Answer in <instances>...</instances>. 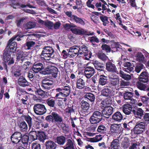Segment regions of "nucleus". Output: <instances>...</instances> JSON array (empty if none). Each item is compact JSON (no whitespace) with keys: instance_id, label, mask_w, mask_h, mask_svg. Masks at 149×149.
I'll return each instance as SVG.
<instances>
[{"instance_id":"41","label":"nucleus","mask_w":149,"mask_h":149,"mask_svg":"<svg viewBox=\"0 0 149 149\" xmlns=\"http://www.w3.org/2000/svg\"><path fill=\"white\" fill-rule=\"evenodd\" d=\"M111 91L108 87H106L102 91V95L105 96H109L111 94Z\"/></svg>"},{"instance_id":"15","label":"nucleus","mask_w":149,"mask_h":149,"mask_svg":"<svg viewBox=\"0 0 149 149\" xmlns=\"http://www.w3.org/2000/svg\"><path fill=\"white\" fill-rule=\"evenodd\" d=\"M43 62L35 63L32 68V70L34 72L36 73L44 69Z\"/></svg>"},{"instance_id":"59","label":"nucleus","mask_w":149,"mask_h":149,"mask_svg":"<svg viewBox=\"0 0 149 149\" xmlns=\"http://www.w3.org/2000/svg\"><path fill=\"white\" fill-rule=\"evenodd\" d=\"M31 145V149H41L40 144L38 143L33 142Z\"/></svg>"},{"instance_id":"19","label":"nucleus","mask_w":149,"mask_h":149,"mask_svg":"<svg viewBox=\"0 0 149 149\" xmlns=\"http://www.w3.org/2000/svg\"><path fill=\"white\" fill-rule=\"evenodd\" d=\"M113 111V108L110 106L104 109L102 111V113L104 117L107 118L112 114Z\"/></svg>"},{"instance_id":"49","label":"nucleus","mask_w":149,"mask_h":149,"mask_svg":"<svg viewBox=\"0 0 149 149\" xmlns=\"http://www.w3.org/2000/svg\"><path fill=\"white\" fill-rule=\"evenodd\" d=\"M97 56L99 58L103 61H105L108 58L103 53H99Z\"/></svg>"},{"instance_id":"32","label":"nucleus","mask_w":149,"mask_h":149,"mask_svg":"<svg viewBox=\"0 0 149 149\" xmlns=\"http://www.w3.org/2000/svg\"><path fill=\"white\" fill-rule=\"evenodd\" d=\"M136 59L137 61L144 63L145 61V59L143 55L141 52H138L135 55Z\"/></svg>"},{"instance_id":"58","label":"nucleus","mask_w":149,"mask_h":149,"mask_svg":"<svg viewBox=\"0 0 149 149\" xmlns=\"http://www.w3.org/2000/svg\"><path fill=\"white\" fill-rule=\"evenodd\" d=\"M101 48L103 50L107 52H110L111 51L110 47L106 44L102 45Z\"/></svg>"},{"instance_id":"16","label":"nucleus","mask_w":149,"mask_h":149,"mask_svg":"<svg viewBox=\"0 0 149 149\" xmlns=\"http://www.w3.org/2000/svg\"><path fill=\"white\" fill-rule=\"evenodd\" d=\"M109 80L110 84L113 86H116L119 82V78L116 77V75L113 74H110L109 76Z\"/></svg>"},{"instance_id":"17","label":"nucleus","mask_w":149,"mask_h":149,"mask_svg":"<svg viewBox=\"0 0 149 149\" xmlns=\"http://www.w3.org/2000/svg\"><path fill=\"white\" fill-rule=\"evenodd\" d=\"M79 53L78 46H74L70 48L68 54L72 57H73L77 55L78 56Z\"/></svg>"},{"instance_id":"3","label":"nucleus","mask_w":149,"mask_h":149,"mask_svg":"<svg viewBox=\"0 0 149 149\" xmlns=\"http://www.w3.org/2000/svg\"><path fill=\"white\" fill-rule=\"evenodd\" d=\"M26 53V52H20L16 55L17 61L21 60L22 62L25 61V63L20 67L22 70H24L26 72L28 70L27 65H29L30 63L29 62L27 61L29 57Z\"/></svg>"},{"instance_id":"37","label":"nucleus","mask_w":149,"mask_h":149,"mask_svg":"<svg viewBox=\"0 0 149 149\" xmlns=\"http://www.w3.org/2000/svg\"><path fill=\"white\" fill-rule=\"evenodd\" d=\"M107 77L103 75H100V76L99 84L100 85L104 86L107 82Z\"/></svg>"},{"instance_id":"13","label":"nucleus","mask_w":149,"mask_h":149,"mask_svg":"<svg viewBox=\"0 0 149 149\" xmlns=\"http://www.w3.org/2000/svg\"><path fill=\"white\" fill-rule=\"evenodd\" d=\"M110 130L112 132L119 133L122 130V128L120 124L113 123L111 125Z\"/></svg>"},{"instance_id":"20","label":"nucleus","mask_w":149,"mask_h":149,"mask_svg":"<svg viewBox=\"0 0 149 149\" xmlns=\"http://www.w3.org/2000/svg\"><path fill=\"white\" fill-rule=\"evenodd\" d=\"M124 68L123 70L124 71L128 73H130L133 72L134 68L133 66L129 62L125 63L124 64Z\"/></svg>"},{"instance_id":"26","label":"nucleus","mask_w":149,"mask_h":149,"mask_svg":"<svg viewBox=\"0 0 149 149\" xmlns=\"http://www.w3.org/2000/svg\"><path fill=\"white\" fill-rule=\"evenodd\" d=\"M45 146L46 149H56V145L54 141L48 140L45 143Z\"/></svg>"},{"instance_id":"46","label":"nucleus","mask_w":149,"mask_h":149,"mask_svg":"<svg viewBox=\"0 0 149 149\" xmlns=\"http://www.w3.org/2000/svg\"><path fill=\"white\" fill-rule=\"evenodd\" d=\"M81 108L84 110H87L88 109L89 105L87 102L82 100L81 102Z\"/></svg>"},{"instance_id":"63","label":"nucleus","mask_w":149,"mask_h":149,"mask_svg":"<svg viewBox=\"0 0 149 149\" xmlns=\"http://www.w3.org/2000/svg\"><path fill=\"white\" fill-rule=\"evenodd\" d=\"M130 83L129 81H125L122 80L120 82V85L121 87L123 88L125 86H127L130 85Z\"/></svg>"},{"instance_id":"12","label":"nucleus","mask_w":149,"mask_h":149,"mask_svg":"<svg viewBox=\"0 0 149 149\" xmlns=\"http://www.w3.org/2000/svg\"><path fill=\"white\" fill-rule=\"evenodd\" d=\"M10 5L11 7H12L14 8H24L28 7L31 8H35V7H34L30 4L27 5L21 4L20 5L19 3H16L15 2V0H10Z\"/></svg>"},{"instance_id":"29","label":"nucleus","mask_w":149,"mask_h":149,"mask_svg":"<svg viewBox=\"0 0 149 149\" xmlns=\"http://www.w3.org/2000/svg\"><path fill=\"white\" fill-rule=\"evenodd\" d=\"M110 147L111 149H119L120 147L118 139H113L111 143Z\"/></svg>"},{"instance_id":"57","label":"nucleus","mask_w":149,"mask_h":149,"mask_svg":"<svg viewBox=\"0 0 149 149\" xmlns=\"http://www.w3.org/2000/svg\"><path fill=\"white\" fill-rule=\"evenodd\" d=\"M97 130L98 132L103 133L106 132V128L104 125H101L98 127Z\"/></svg>"},{"instance_id":"2","label":"nucleus","mask_w":149,"mask_h":149,"mask_svg":"<svg viewBox=\"0 0 149 149\" xmlns=\"http://www.w3.org/2000/svg\"><path fill=\"white\" fill-rule=\"evenodd\" d=\"M148 74L146 72H142L139 76V80L136 83L137 87L139 90L146 91L147 86L143 83H147L149 80Z\"/></svg>"},{"instance_id":"28","label":"nucleus","mask_w":149,"mask_h":149,"mask_svg":"<svg viewBox=\"0 0 149 149\" xmlns=\"http://www.w3.org/2000/svg\"><path fill=\"white\" fill-rule=\"evenodd\" d=\"M93 64L95 68L97 70L102 71L104 69V67L103 63L97 60L93 62Z\"/></svg>"},{"instance_id":"38","label":"nucleus","mask_w":149,"mask_h":149,"mask_svg":"<svg viewBox=\"0 0 149 149\" xmlns=\"http://www.w3.org/2000/svg\"><path fill=\"white\" fill-rule=\"evenodd\" d=\"M56 142L60 145H63L65 142V138L63 136H57L56 138Z\"/></svg>"},{"instance_id":"53","label":"nucleus","mask_w":149,"mask_h":149,"mask_svg":"<svg viewBox=\"0 0 149 149\" xmlns=\"http://www.w3.org/2000/svg\"><path fill=\"white\" fill-rule=\"evenodd\" d=\"M46 138V136L45 133L42 132L39 134L38 139L40 141H43Z\"/></svg>"},{"instance_id":"39","label":"nucleus","mask_w":149,"mask_h":149,"mask_svg":"<svg viewBox=\"0 0 149 149\" xmlns=\"http://www.w3.org/2000/svg\"><path fill=\"white\" fill-rule=\"evenodd\" d=\"M120 76L123 79L126 81L130 80L131 78L130 75L125 74L122 71L120 70L119 72Z\"/></svg>"},{"instance_id":"51","label":"nucleus","mask_w":149,"mask_h":149,"mask_svg":"<svg viewBox=\"0 0 149 149\" xmlns=\"http://www.w3.org/2000/svg\"><path fill=\"white\" fill-rule=\"evenodd\" d=\"M35 91L38 95L43 96H45L47 93V92L44 91L40 88L37 89Z\"/></svg>"},{"instance_id":"8","label":"nucleus","mask_w":149,"mask_h":149,"mask_svg":"<svg viewBox=\"0 0 149 149\" xmlns=\"http://www.w3.org/2000/svg\"><path fill=\"white\" fill-rule=\"evenodd\" d=\"M35 113L37 115H42L46 112V109L45 106L42 104H37L33 107Z\"/></svg>"},{"instance_id":"11","label":"nucleus","mask_w":149,"mask_h":149,"mask_svg":"<svg viewBox=\"0 0 149 149\" xmlns=\"http://www.w3.org/2000/svg\"><path fill=\"white\" fill-rule=\"evenodd\" d=\"M22 134L19 132L14 133L11 137V140L12 142L15 143L22 145L21 143V140L22 139Z\"/></svg>"},{"instance_id":"9","label":"nucleus","mask_w":149,"mask_h":149,"mask_svg":"<svg viewBox=\"0 0 149 149\" xmlns=\"http://www.w3.org/2000/svg\"><path fill=\"white\" fill-rule=\"evenodd\" d=\"M15 54H11L10 52L7 51L4 52L3 54V61L5 62H8V65H11L14 63L13 57Z\"/></svg>"},{"instance_id":"42","label":"nucleus","mask_w":149,"mask_h":149,"mask_svg":"<svg viewBox=\"0 0 149 149\" xmlns=\"http://www.w3.org/2000/svg\"><path fill=\"white\" fill-rule=\"evenodd\" d=\"M84 97L86 99H88L91 102L94 101L95 99L94 95L90 93H86L84 95Z\"/></svg>"},{"instance_id":"1","label":"nucleus","mask_w":149,"mask_h":149,"mask_svg":"<svg viewBox=\"0 0 149 149\" xmlns=\"http://www.w3.org/2000/svg\"><path fill=\"white\" fill-rule=\"evenodd\" d=\"M71 90V88L65 83H61L59 85V87L56 88L55 90L57 93L55 97L59 98L61 97H68L70 94Z\"/></svg>"},{"instance_id":"33","label":"nucleus","mask_w":149,"mask_h":149,"mask_svg":"<svg viewBox=\"0 0 149 149\" xmlns=\"http://www.w3.org/2000/svg\"><path fill=\"white\" fill-rule=\"evenodd\" d=\"M133 114L138 117H142L144 115V111L140 108H138L136 110L133 109L132 110Z\"/></svg>"},{"instance_id":"52","label":"nucleus","mask_w":149,"mask_h":149,"mask_svg":"<svg viewBox=\"0 0 149 149\" xmlns=\"http://www.w3.org/2000/svg\"><path fill=\"white\" fill-rule=\"evenodd\" d=\"M41 83H42L43 84H47L49 85H52L53 82L52 80L47 79H45L42 80Z\"/></svg>"},{"instance_id":"22","label":"nucleus","mask_w":149,"mask_h":149,"mask_svg":"<svg viewBox=\"0 0 149 149\" xmlns=\"http://www.w3.org/2000/svg\"><path fill=\"white\" fill-rule=\"evenodd\" d=\"M106 69L108 71L111 72H116L117 69L115 65L110 62L107 63Z\"/></svg>"},{"instance_id":"10","label":"nucleus","mask_w":149,"mask_h":149,"mask_svg":"<svg viewBox=\"0 0 149 149\" xmlns=\"http://www.w3.org/2000/svg\"><path fill=\"white\" fill-rule=\"evenodd\" d=\"M71 31L73 33L79 35L84 34L89 36L93 35L94 34L93 32H88L83 29H71Z\"/></svg>"},{"instance_id":"62","label":"nucleus","mask_w":149,"mask_h":149,"mask_svg":"<svg viewBox=\"0 0 149 149\" xmlns=\"http://www.w3.org/2000/svg\"><path fill=\"white\" fill-rule=\"evenodd\" d=\"M58 72V69L54 67H52L51 74L53 75L54 77L56 76Z\"/></svg>"},{"instance_id":"55","label":"nucleus","mask_w":149,"mask_h":149,"mask_svg":"<svg viewBox=\"0 0 149 149\" xmlns=\"http://www.w3.org/2000/svg\"><path fill=\"white\" fill-rule=\"evenodd\" d=\"M35 44V42L33 41H27L26 44V46L27 47V49H31Z\"/></svg>"},{"instance_id":"25","label":"nucleus","mask_w":149,"mask_h":149,"mask_svg":"<svg viewBox=\"0 0 149 149\" xmlns=\"http://www.w3.org/2000/svg\"><path fill=\"white\" fill-rule=\"evenodd\" d=\"M71 21L72 22L80 24L81 25L84 26L85 24L84 21L82 19L76 15H74Z\"/></svg>"},{"instance_id":"7","label":"nucleus","mask_w":149,"mask_h":149,"mask_svg":"<svg viewBox=\"0 0 149 149\" xmlns=\"http://www.w3.org/2000/svg\"><path fill=\"white\" fill-rule=\"evenodd\" d=\"M101 113L99 111L94 112L90 118V121L91 124H97L102 120Z\"/></svg>"},{"instance_id":"6","label":"nucleus","mask_w":149,"mask_h":149,"mask_svg":"<svg viewBox=\"0 0 149 149\" xmlns=\"http://www.w3.org/2000/svg\"><path fill=\"white\" fill-rule=\"evenodd\" d=\"M147 125L144 122H137L134 128V132L135 134H139L142 133L145 130Z\"/></svg>"},{"instance_id":"4","label":"nucleus","mask_w":149,"mask_h":149,"mask_svg":"<svg viewBox=\"0 0 149 149\" xmlns=\"http://www.w3.org/2000/svg\"><path fill=\"white\" fill-rule=\"evenodd\" d=\"M54 52V51L52 47L49 46L45 47L42 52L41 58L45 60H49L50 58L53 57Z\"/></svg>"},{"instance_id":"21","label":"nucleus","mask_w":149,"mask_h":149,"mask_svg":"<svg viewBox=\"0 0 149 149\" xmlns=\"http://www.w3.org/2000/svg\"><path fill=\"white\" fill-rule=\"evenodd\" d=\"M123 116L121 113L117 112L112 116V119L115 122H120L123 119Z\"/></svg>"},{"instance_id":"43","label":"nucleus","mask_w":149,"mask_h":149,"mask_svg":"<svg viewBox=\"0 0 149 149\" xmlns=\"http://www.w3.org/2000/svg\"><path fill=\"white\" fill-rule=\"evenodd\" d=\"M133 93L131 92H126L124 94V98L125 100H129L133 97Z\"/></svg>"},{"instance_id":"30","label":"nucleus","mask_w":149,"mask_h":149,"mask_svg":"<svg viewBox=\"0 0 149 149\" xmlns=\"http://www.w3.org/2000/svg\"><path fill=\"white\" fill-rule=\"evenodd\" d=\"M18 83L19 86L22 87H25L29 85L28 82L22 76H20L19 78Z\"/></svg>"},{"instance_id":"35","label":"nucleus","mask_w":149,"mask_h":149,"mask_svg":"<svg viewBox=\"0 0 149 149\" xmlns=\"http://www.w3.org/2000/svg\"><path fill=\"white\" fill-rule=\"evenodd\" d=\"M76 84V86L77 88L81 89L84 88L85 82L82 79L79 78L77 80Z\"/></svg>"},{"instance_id":"18","label":"nucleus","mask_w":149,"mask_h":149,"mask_svg":"<svg viewBox=\"0 0 149 149\" xmlns=\"http://www.w3.org/2000/svg\"><path fill=\"white\" fill-rule=\"evenodd\" d=\"M26 72L24 70H22V68L20 66H19L13 71V74L15 77H18L22 74L24 75Z\"/></svg>"},{"instance_id":"27","label":"nucleus","mask_w":149,"mask_h":149,"mask_svg":"<svg viewBox=\"0 0 149 149\" xmlns=\"http://www.w3.org/2000/svg\"><path fill=\"white\" fill-rule=\"evenodd\" d=\"M53 117L54 120L55 122L58 123H61L63 122V119L62 117L55 112H53L51 114Z\"/></svg>"},{"instance_id":"54","label":"nucleus","mask_w":149,"mask_h":149,"mask_svg":"<svg viewBox=\"0 0 149 149\" xmlns=\"http://www.w3.org/2000/svg\"><path fill=\"white\" fill-rule=\"evenodd\" d=\"M36 26V24L34 22H29L26 24V27L27 29H31L35 27Z\"/></svg>"},{"instance_id":"60","label":"nucleus","mask_w":149,"mask_h":149,"mask_svg":"<svg viewBox=\"0 0 149 149\" xmlns=\"http://www.w3.org/2000/svg\"><path fill=\"white\" fill-rule=\"evenodd\" d=\"M144 67L143 65L142 64H139L137 65L135 68V71L137 73H139Z\"/></svg>"},{"instance_id":"44","label":"nucleus","mask_w":149,"mask_h":149,"mask_svg":"<svg viewBox=\"0 0 149 149\" xmlns=\"http://www.w3.org/2000/svg\"><path fill=\"white\" fill-rule=\"evenodd\" d=\"M30 137L31 140L35 141L37 139V132L36 131H32L30 133Z\"/></svg>"},{"instance_id":"23","label":"nucleus","mask_w":149,"mask_h":149,"mask_svg":"<svg viewBox=\"0 0 149 149\" xmlns=\"http://www.w3.org/2000/svg\"><path fill=\"white\" fill-rule=\"evenodd\" d=\"M132 107L129 104H125L123 107V111L127 115H129L132 111Z\"/></svg>"},{"instance_id":"14","label":"nucleus","mask_w":149,"mask_h":149,"mask_svg":"<svg viewBox=\"0 0 149 149\" xmlns=\"http://www.w3.org/2000/svg\"><path fill=\"white\" fill-rule=\"evenodd\" d=\"M95 73V69L91 66L86 67L84 69V75L87 78H90L94 75Z\"/></svg>"},{"instance_id":"56","label":"nucleus","mask_w":149,"mask_h":149,"mask_svg":"<svg viewBox=\"0 0 149 149\" xmlns=\"http://www.w3.org/2000/svg\"><path fill=\"white\" fill-rule=\"evenodd\" d=\"M22 37L21 35H16L14 36L9 40V43H11L15 39L18 41H19L20 40V38Z\"/></svg>"},{"instance_id":"5","label":"nucleus","mask_w":149,"mask_h":149,"mask_svg":"<svg viewBox=\"0 0 149 149\" xmlns=\"http://www.w3.org/2000/svg\"><path fill=\"white\" fill-rule=\"evenodd\" d=\"M78 47L79 53L78 56L85 57L84 59L87 60H89L91 57V55L90 53H88V47L85 45L79 46Z\"/></svg>"},{"instance_id":"45","label":"nucleus","mask_w":149,"mask_h":149,"mask_svg":"<svg viewBox=\"0 0 149 149\" xmlns=\"http://www.w3.org/2000/svg\"><path fill=\"white\" fill-rule=\"evenodd\" d=\"M29 139V137L27 135H24L22 136V139L21 140V143L24 145H26L28 142V140Z\"/></svg>"},{"instance_id":"34","label":"nucleus","mask_w":149,"mask_h":149,"mask_svg":"<svg viewBox=\"0 0 149 149\" xmlns=\"http://www.w3.org/2000/svg\"><path fill=\"white\" fill-rule=\"evenodd\" d=\"M66 146L64 149H74V145L72 139H68L67 141Z\"/></svg>"},{"instance_id":"50","label":"nucleus","mask_w":149,"mask_h":149,"mask_svg":"<svg viewBox=\"0 0 149 149\" xmlns=\"http://www.w3.org/2000/svg\"><path fill=\"white\" fill-rule=\"evenodd\" d=\"M25 120L26 121L28 124L29 127H30L32 125V118L29 116H24Z\"/></svg>"},{"instance_id":"61","label":"nucleus","mask_w":149,"mask_h":149,"mask_svg":"<svg viewBox=\"0 0 149 149\" xmlns=\"http://www.w3.org/2000/svg\"><path fill=\"white\" fill-rule=\"evenodd\" d=\"M91 18L92 21L95 24H97L99 23V19L98 17L94 15H92L91 16Z\"/></svg>"},{"instance_id":"24","label":"nucleus","mask_w":149,"mask_h":149,"mask_svg":"<svg viewBox=\"0 0 149 149\" xmlns=\"http://www.w3.org/2000/svg\"><path fill=\"white\" fill-rule=\"evenodd\" d=\"M111 103V100L109 98H107L102 101L101 103V107L102 109H105L108 107H110L109 105Z\"/></svg>"},{"instance_id":"36","label":"nucleus","mask_w":149,"mask_h":149,"mask_svg":"<svg viewBox=\"0 0 149 149\" xmlns=\"http://www.w3.org/2000/svg\"><path fill=\"white\" fill-rule=\"evenodd\" d=\"M40 22L42 24L45 25L46 27L49 29H53L54 23L53 22L49 21H44L42 20H40Z\"/></svg>"},{"instance_id":"64","label":"nucleus","mask_w":149,"mask_h":149,"mask_svg":"<svg viewBox=\"0 0 149 149\" xmlns=\"http://www.w3.org/2000/svg\"><path fill=\"white\" fill-rule=\"evenodd\" d=\"M130 146V143L128 142L123 141L121 144V146L124 149H127Z\"/></svg>"},{"instance_id":"47","label":"nucleus","mask_w":149,"mask_h":149,"mask_svg":"<svg viewBox=\"0 0 149 149\" xmlns=\"http://www.w3.org/2000/svg\"><path fill=\"white\" fill-rule=\"evenodd\" d=\"M46 102L47 104L51 107H54L55 100L53 99L50 98L47 100Z\"/></svg>"},{"instance_id":"48","label":"nucleus","mask_w":149,"mask_h":149,"mask_svg":"<svg viewBox=\"0 0 149 149\" xmlns=\"http://www.w3.org/2000/svg\"><path fill=\"white\" fill-rule=\"evenodd\" d=\"M100 19L103 22V25L106 26L108 24L109 22L108 20L107 17L104 15H102L100 17Z\"/></svg>"},{"instance_id":"31","label":"nucleus","mask_w":149,"mask_h":149,"mask_svg":"<svg viewBox=\"0 0 149 149\" xmlns=\"http://www.w3.org/2000/svg\"><path fill=\"white\" fill-rule=\"evenodd\" d=\"M10 45L9 49L8 51L10 52L11 54H14L15 51H16L17 47V43L16 42L14 41L11 42V43H9Z\"/></svg>"},{"instance_id":"40","label":"nucleus","mask_w":149,"mask_h":149,"mask_svg":"<svg viewBox=\"0 0 149 149\" xmlns=\"http://www.w3.org/2000/svg\"><path fill=\"white\" fill-rule=\"evenodd\" d=\"M19 126L22 131H26L28 130L27 125L26 122L24 121L20 123L19 125Z\"/></svg>"}]
</instances>
